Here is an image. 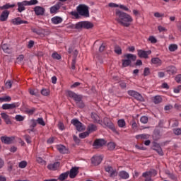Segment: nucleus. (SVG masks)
<instances>
[{
  "label": "nucleus",
  "instance_id": "f257e3e1",
  "mask_svg": "<svg viewBox=\"0 0 181 181\" xmlns=\"http://www.w3.org/2000/svg\"><path fill=\"white\" fill-rule=\"evenodd\" d=\"M116 21L122 26H126L128 28L131 25V22L134 21L132 17L127 13H124L121 11H116Z\"/></svg>",
  "mask_w": 181,
  "mask_h": 181
},
{
  "label": "nucleus",
  "instance_id": "f03ea898",
  "mask_svg": "<svg viewBox=\"0 0 181 181\" xmlns=\"http://www.w3.org/2000/svg\"><path fill=\"white\" fill-rule=\"evenodd\" d=\"M76 11L81 16L84 18H88L90 16V11H88V6L86 4H80L76 8Z\"/></svg>",
  "mask_w": 181,
  "mask_h": 181
},
{
  "label": "nucleus",
  "instance_id": "7ed1b4c3",
  "mask_svg": "<svg viewBox=\"0 0 181 181\" xmlns=\"http://www.w3.org/2000/svg\"><path fill=\"white\" fill-rule=\"evenodd\" d=\"M124 57H126L127 59L122 60V67H128L132 62L136 60V56L132 54H126Z\"/></svg>",
  "mask_w": 181,
  "mask_h": 181
},
{
  "label": "nucleus",
  "instance_id": "20e7f679",
  "mask_svg": "<svg viewBox=\"0 0 181 181\" xmlns=\"http://www.w3.org/2000/svg\"><path fill=\"white\" fill-rule=\"evenodd\" d=\"M94 24L90 21H81L76 24V29H93Z\"/></svg>",
  "mask_w": 181,
  "mask_h": 181
},
{
  "label": "nucleus",
  "instance_id": "39448f33",
  "mask_svg": "<svg viewBox=\"0 0 181 181\" xmlns=\"http://www.w3.org/2000/svg\"><path fill=\"white\" fill-rule=\"evenodd\" d=\"M158 175V173L156 170H151L146 171L142 174L143 177H145L144 181H153L151 177H153Z\"/></svg>",
  "mask_w": 181,
  "mask_h": 181
},
{
  "label": "nucleus",
  "instance_id": "423d86ee",
  "mask_svg": "<svg viewBox=\"0 0 181 181\" xmlns=\"http://www.w3.org/2000/svg\"><path fill=\"white\" fill-rule=\"evenodd\" d=\"M127 94H129L130 97H133L134 98H135V100H137L138 101H144V97H142V95H141L139 93L134 90H128Z\"/></svg>",
  "mask_w": 181,
  "mask_h": 181
},
{
  "label": "nucleus",
  "instance_id": "0eeeda50",
  "mask_svg": "<svg viewBox=\"0 0 181 181\" xmlns=\"http://www.w3.org/2000/svg\"><path fill=\"white\" fill-rule=\"evenodd\" d=\"M71 124L74 125V127H76L77 131H78L79 132H81V131H84V129H86V127H84V125L83 124V123H81L77 119H73L71 121Z\"/></svg>",
  "mask_w": 181,
  "mask_h": 181
},
{
  "label": "nucleus",
  "instance_id": "6e6552de",
  "mask_svg": "<svg viewBox=\"0 0 181 181\" xmlns=\"http://www.w3.org/2000/svg\"><path fill=\"white\" fill-rule=\"evenodd\" d=\"M21 105L19 103H13L11 104L5 103L1 106L2 110H15V108H18Z\"/></svg>",
  "mask_w": 181,
  "mask_h": 181
},
{
  "label": "nucleus",
  "instance_id": "1a4fd4ad",
  "mask_svg": "<svg viewBox=\"0 0 181 181\" xmlns=\"http://www.w3.org/2000/svg\"><path fill=\"white\" fill-rule=\"evenodd\" d=\"M1 141L3 144H6V145H11V144H13L15 142V136H4L1 137Z\"/></svg>",
  "mask_w": 181,
  "mask_h": 181
},
{
  "label": "nucleus",
  "instance_id": "9d476101",
  "mask_svg": "<svg viewBox=\"0 0 181 181\" xmlns=\"http://www.w3.org/2000/svg\"><path fill=\"white\" fill-rule=\"evenodd\" d=\"M68 95L70 97V98H73V100H74V101H76V104L78 103H80V101H81V95H77L76 94V93L71 91V90H69L67 92Z\"/></svg>",
  "mask_w": 181,
  "mask_h": 181
},
{
  "label": "nucleus",
  "instance_id": "9b49d317",
  "mask_svg": "<svg viewBox=\"0 0 181 181\" xmlns=\"http://www.w3.org/2000/svg\"><path fill=\"white\" fill-rule=\"evenodd\" d=\"M63 6V4L62 2H58L55 5L52 6L49 8V12L52 14H56L59 12V9Z\"/></svg>",
  "mask_w": 181,
  "mask_h": 181
},
{
  "label": "nucleus",
  "instance_id": "f8f14e48",
  "mask_svg": "<svg viewBox=\"0 0 181 181\" xmlns=\"http://www.w3.org/2000/svg\"><path fill=\"white\" fill-rule=\"evenodd\" d=\"M152 53V51L148 50V51H145L143 49H139L137 50V54L139 57L141 59H148V55L151 54Z\"/></svg>",
  "mask_w": 181,
  "mask_h": 181
},
{
  "label": "nucleus",
  "instance_id": "ddd939ff",
  "mask_svg": "<svg viewBox=\"0 0 181 181\" xmlns=\"http://www.w3.org/2000/svg\"><path fill=\"white\" fill-rule=\"evenodd\" d=\"M17 11L21 13V12H23V11L26 10V7L25 6H28V4L26 3V0H24L23 1L21 2H18L17 3Z\"/></svg>",
  "mask_w": 181,
  "mask_h": 181
},
{
  "label": "nucleus",
  "instance_id": "4468645a",
  "mask_svg": "<svg viewBox=\"0 0 181 181\" xmlns=\"http://www.w3.org/2000/svg\"><path fill=\"white\" fill-rule=\"evenodd\" d=\"M45 11V8L40 6H37L34 8V12L37 16H43Z\"/></svg>",
  "mask_w": 181,
  "mask_h": 181
},
{
  "label": "nucleus",
  "instance_id": "2eb2a0df",
  "mask_svg": "<svg viewBox=\"0 0 181 181\" xmlns=\"http://www.w3.org/2000/svg\"><path fill=\"white\" fill-rule=\"evenodd\" d=\"M103 160V156H95L92 158L91 162L93 165H100Z\"/></svg>",
  "mask_w": 181,
  "mask_h": 181
},
{
  "label": "nucleus",
  "instance_id": "dca6fc26",
  "mask_svg": "<svg viewBox=\"0 0 181 181\" xmlns=\"http://www.w3.org/2000/svg\"><path fill=\"white\" fill-rule=\"evenodd\" d=\"M78 173V168L74 167L71 169L70 172L69 173V177L71 179H74L76 176H77V174Z\"/></svg>",
  "mask_w": 181,
  "mask_h": 181
},
{
  "label": "nucleus",
  "instance_id": "f3484780",
  "mask_svg": "<svg viewBox=\"0 0 181 181\" xmlns=\"http://www.w3.org/2000/svg\"><path fill=\"white\" fill-rule=\"evenodd\" d=\"M1 118L4 119V122L7 124V125L12 124V122L11 121V117H9L8 114L5 112H1Z\"/></svg>",
  "mask_w": 181,
  "mask_h": 181
},
{
  "label": "nucleus",
  "instance_id": "a211bd4d",
  "mask_svg": "<svg viewBox=\"0 0 181 181\" xmlns=\"http://www.w3.org/2000/svg\"><path fill=\"white\" fill-rule=\"evenodd\" d=\"M105 170L110 173V177H115V176H117V170H113L112 167L111 166H107L106 168H105Z\"/></svg>",
  "mask_w": 181,
  "mask_h": 181
},
{
  "label": "nucleus",
  "instance_id": "6ab92c4d",
  "mask_svg": "<svg viewBox=\"0 0 181 181\" xmlns=\"http://www.w3.org/2000/svg\"><path fill=\"white\" fill-rule=\"evenodd\" d=\"M104 145H105V140L101 139L95 140L93 143V146H95L96 148L104 146Z\"/></svg>",
  "mask_w": 181,
  "mask_h": 181
},
{
  "label": "nucleus",
  "instance_id": "aec40b11",
  "mask_svg": "<svg viewBox=\"0 0 181 181\" xmlns=\"http://www.w3.org/2000/svg\"><path fill=\"white\" fill-rule=\"evenodd\" d=\"M9 16V11L7 10L4 11L0 16V21L1 22H5L8 21V17Z\"/></svg>",
  "mask_w": 181,
  "mask_h": 181
},
{
  "label": "nucleus",
  "instance_id": "412c9836",
  "mask_svg": "<svg viewBox=\"0 0 181 181\" xmlns=\"http://www.w3.org/2000/svg\"><path fill=\"white\" fill-rule=\"evenodd\" d=\"M51 22L54 25H59L63 22V18L59 16H54L51 18Z\"/></svg>",
  "mask_w": 181,
  "mask_h": 181
},
{
  "label": "nucleus",
  "instance_id": "4be33fe9",
  "mask_svg": "<svg viewBox=\"0 0 181 181\" xmlns=\"http://www.w3.org/2000/svg\"><path fill=\"white\" fill-rule=\"evenodd\" d=\"M59 167H60V163L59 162H56L47 165V168L49 170H57V169H59Z\"/></svg>",
  "mask_w": 181,
  "mask_h": 181
},
{
  "label": "nucleus",
  "instance_id": "5701e85b",
  "mask_svg": "<svg viewBox=\"0 0 181 181\" xmlns=\"http://www.w3.org/2000/svg\"><path fill=\"white\" fill-rule=\"evenodd\" d=\"M57 149L60 153H69V150L63 145L57 146Z\"/></svg>",
  "mask_w": 181,
  "mask_h": 181
},
{
  "label": "nucleus",
  "instance_id": "b1692460",
  "mask_svg": "<svg viewBox=\"0 0 181 181\" xmlns=\"http://www.w3.org/2000/svg\"><path fill=\"white\" fill-rule=\"evenodd\" d=\"M68 53H72L74 56V59L77 57V55L78 54V51L77 49H74V46H71L69 48Z\"/></svg>",
  "mask_w": 181,
  "mask_h": 181
},
{
  "label": "nucleus",
  "instance_id": "393cba45",
  "mask_svg": "<svg viewBox=\"0 0 181 181\" xmlns=\"http://www.w3.org/2000/svg\"><path fill=\"white\" fill-rule=\"evenodd\" d=\"M167 71L169 73V74H176L177 72V69H176V67L174 66H170L168 67Z\"/></svg>",
  "mask_w": 181,
  "mask_h": 181
},
{
  "label": "nucleus",
  "instance_id": "a878e982",
  "mask_svg": "<svg viewBox=\"0 0 181 181\" xmlns=\"http://www.w3.org/2000/svg\"><path fill=\"white\" fill-rule=\"evenodd\" d=\"M151 62L153 64H156V66H161L162 65V60L158 57L153 58L151 59Z\"/></svg>",
  "mask_w": 181,
  "mask_h": 181
},
{
  "label": "nucleus",
  "instance_id": "bb28decb",
  "mask_svg": "<svg viewBox=\"0 0 181 181\" xmlns=\"http://www.w3.org/2000/svg\"><path fill=\"white\" fill-rule=\"evenodd\" d=\"M88 132L89 134H91V132H94L95 131H97V126H95V124H89L88 126Z\"/></svg>",
  "mask_w": 181,
  "mask_h": 181
},
{
  "label": "nucleus",
  "instance_id": "cd10ccee",
  "mask_svg": "<svg viewBox=\"0 0 181 181\" xmlns=\"http://www.w3.org/2000/svg\"><path fill=\"white\" fill-rule=\"evenodd\" d=\"M21 21L22 19L20 17L15 18L11 21V23L18 25H21Z\"/></svg>",
  "mask_w": 181,
  "mask_h": 181
},
{
  "label": "nucleus",
  "instance_id": "c85d7f7f",
  "mask_svg": "<svg viewBox=\"0 0 181 181\" xmlns=\"http://www.w3.org/2000/svg\"><path fill=\"white\" fill-rule=\"evenodd\" d=\"M119 176L121 179H128V177H129V174L126 171H120Z\"/></svg>",
  "mask_w": 181,
  "mask_h": 181
},
{
  "label": "nucleus",
  "instance_id": "c756f323",
  "mask_svg": "<svg viewBox=\"0 0 181 181\" xmlns=\"http://www.w3.org/2000/svg\"><path fill=\"white\" fill-rule=\"evenodd\" d=\"M153 101L154 104H160L162 103V96L156 95L153 98Z\"/></svg>",
  "mask_w": 181,
  "mask_h": 181
},
{
  "label": "nucleus",
  "instance_id": "7c9ffc66",
  "mask_svg": "<svg viewBox=\"0 0 181 181\" xmlns=\"http://www.w3.org/2000/svg\"><path fill=\"white\" fill-rule=\"evenodd\" d=\"M10 8H15V4H6L0 6L1 11H5V9H9Z\"/></svg>",
  "mask_w": 181,
  "mask_h": 181
},
{
  "label": "nucleus",
  "instance_id": "2f4dec72",
  "mask_svg": "<svg viewBox=\"0 0 181 181\" xmlns=\"http://www.w3.org/2000/svg\"><path fill=\"white\" fill-rule=\"evenodd\" d=\"M67 177H69V171L62 173L59 177V180L63 181L67 179Z\"/></svg>",
  "mask_w": 181,
  "mask_h": 181
},
{
  "label": "nucleus",
  "instance_id": "473e14b6",
  "mask_svg": "<svg viewBox=\"0 0 181 181\" xmlns=\"http://www.w3.org/2000/svg\"><path fill=\"white\" fill-rule=\"evenodd\" d=\"M117 125L119 128H124L125 125H127V123L124 119H120L117 121Z\"/></svg>",
  "mask_w": 181,
  "mask_h": 181
},
{
  "label": "nucleus",
  "instance_id": "72a5a7b5",
  "mask_svg": "<svg viewBox=\"0 0 181 181\" xmlns=\"http://www.w3.org/2000/svg\"><path fill=\"white\" fill-rule=\"evenodd\" d=\"M26 3H27V6H32V5H37V4H39V1L37 0H30V1L26 0Z\"/></svg>",
  "mask_w": 181,
  "mask_h": 181
},
{
  "label": "nucleus",
  "instance_id": "f704fd0d",
  "mask_svg": "<svg viewBox=\"0 0 181 181\" xmlns=\"http://www.w3.org/2000/svg\"><path fill=\"white\" fill-rule=\"evenodd\" d=\"M149 134H139L136 136V139H148Z\"/></svg>",
  "mask_w": 181,
  "mask_h": 181
},
{
  "label": "nucleus",
  "instance_id": "c9c22d12",
  "mask_svg": "<svg viewBox=\"0 0 181 181\" xmlns=\"http://www.w3.org/2000/svg\"><path fill=\"white\" fill-rule=\"evenodd\" d=\"M91 118L95 121V122H100V117L95 112H92Z\"/></svg>",
  "mask_w": 181,
  "mask_h": 181
},
{
  "label": "nucleus",
  "instance_id": "e433bc0d",
  "mask_svg": "<svg viewBox=\"0 0 181 181\" xmlns=\"http://www.w3.org/2000/svg\"><path fill=\"white\" fill-rule=\"evenodd\" d=\"M168 49L170 52H175V50H177V45L171 44L169 45Z\"/></svg>",
  "mask_w": 181,
  "mask_h": 181
},
{
  "label": "nucleus",
  "instance_id": "4c0bfd02",
  "mask_svg": "<svg viewBox=\"0 0 181 181\" xmlns=\"http://www.w3.org/2000/svg\"><path fill=\"white\" fill-rule=\"evenodd\" d=\"M52 57L55 60H60V59H62V56H60V54H59L57 52L52 53Z\"/></svg>",
  "mask_w": 181,
  "mask_h": 181
},
{
  "label": "nucleus",
  "instance_id": "58836bf2",
  "mask_svg": "<svg viewBox=\"0 0 181 181\" xmlns=\"http://www.w3.org/2000/svg\"><path fill=\"white\" fill-rule=\"evenodd\" d=\"M1 49L5 52V53L9 52V47L8 46V44H2Z\"/></svg>",
  "mask_w": 181,
  "mask_h": 181
},
{
  "label": "nucleus",
  "instance_id": "ea45409f",
  "mask_svg": "<svg viewBox=\"0 0 181 181\" xmlns=\"http://www.w3.org/2000/svg\"><path fill=\"white\" fill-rule=\"evenodd\" d=\"M18 166L19 168H21V169H25V167L28 166V162H26L25 160H23L19 163Z\"/></svg>",
  "mask_w": 181,
  "mask_h": 181
},
{
  "label": "nucleus",
  "instance_id": "a19ab883",
  "mask_svg": "<svg viewBox=\"0 0 181 181\" xmlns=\"http://www.w3.org/2000/svg\"><path fill=\"white\" fill-rule=\"evenodd\" d=\"M29 92L31 95H37L39 94V90L37 89H30Z\"/></svg>",
  "mask_w": 181,
  "mask_h": 181
},
{
  "label": "nucleus",
  "instance_id": "79ce46f5",
  "mask_svg": "<svg viewBox=\"0 0 181 181\" xmlns=\"http://www.w3.org/2000/svg\"><path fill=\"white\" fill-rule=\"evenodd\" d=\"M107 148L108 149H110V151H113V149H115V143L114 142H110L107 144Z\"/></svg>",
  "mask_w": 181,
  "mask_h": 181
},
{
  "label": "nucleus",
  "instance_id": "37998d69",
  "mask_svg": "<svg viewBox=\"0 0 181 181\" xmlns=\"http://www.w3.org/2000/svg\"><path fill=\"white\" fill-rule=\"evenodd\" d=\"M41 94L42 95H45V97H47V95H49V94H50V90H49L48 89H42L41 90Z\"/></svg>",
  "mask_w": 181,
  "mask_h": 181
},
{
  "label": "nucleus",
  "instance_id": "c03bdc74",
  "mask_svg": "<svg viewBox=\"0 0 181 181\" xmlns=\"http://www.w3.org/2000/svg\"><path fill=\"white\" fill-rule=\"evenodd\" d=\"M37 124H39L40 125H42V127H45V125H46L45 120H43V118L42 117L37 119Z\"/></svg>",
  "mask_w": 181,
  "mask_h": 181
},
{
  "label": "nucleus",
  "instance_id": "a18cd8bd",
  "mask_svg": "<svg viewBox=\"0 0 181 181\" xmlns=\"http://www.w3.org/2000/svg\"><path fill=\"white\" fill-rule=\"evenodd\" d=\"M88 135H90V133L88 132L81 133L79 134V138H81V139H84V138H87V136H88Z\"/></svg>",
  "mask_w": 181,
  "mask_h": 181
},
{
  "label": "nucleus",
  "instance_id": "49530a36",
  "mask_svg": "<svg viewBox=\"0 0 181 181\" xmlns=\"http://www.w3.org/2000/svg\"><path fill=\"white\" fill-rule=\"evenodd\" d=\"M154 151L158 153L160 156H163V151H162V148L157 147L154 148Z\"/></svg>",
  "mask_w": 181,
  "mask_h": 181
},
{
  "label": "nucleus",
  "instance_id": "de8ad7c7",
  "mask_svg": "<svg viewBox=\"0 0 181 181\" xmlns=\"http://www.w3.org/2000/svg\"><path fill=\"white\" fill-rule=\"evenodd\" d=\"M15 119L18 122L23 121V119H25V117L21 115H16L15 117Z\"/></svg>",
  "mask_w": 181,
  "mask_h": 181
},
{
  "label": "nucleus",
  "instance_id": "09e8293b",
  "mask_svg": "<svg viewBox=\"0 0 181 181\" xmlns=\"http://www.w3.org/2000/svg\"><path fill=\"white\" fill-rule=\"evenodd\" d=\"M140 121L142 124H147L148 123V117L142 116L140 119Z\"/></svg>",
  "mask_w": 181,
  "mask_h": 181
},
{
  "label": "nucleus",
  "instance_id": "8fccbe9b",
  "mask_svg": "<svg viewBox=\"0 0 181 181\" xmlns=\"http://www.w3.org/2000/svg\"><path fill=\"white\" fill-rule=\"evenodd\" d=\"M115 52L117 53V54H121L122 53V50L121 49V47L119 46H116L115 47Z\"/></svg>",
  "mask_w": 181,
  "mask_h": 181
},
{
  "label": "nucleus",
  "instance_id": "3c124183",
  "mask_svg": "<svg viewBox=\"0 0 181 181\" xmlns=\"http://www.w3.org/2000/svg\"><path fill=\"white\" fill-rule=\"evenodd\" d=\"M148 40L149 42H151V43H156L158 42V40H156V37L153 36H150L148 37Z\"/></svg>",
  "mask_w": 181,
  "mask_h": 181
},
{
  "label": "nucleus",
  "instance_id": "603ef678",
  "mask_svg": "<svg viewBox=\"0 0 181 181\" xmlns=\"http://www.w3.org/2000/svg\"><path fill=\"white\" fill-rule=\"evenodd\" d=\"M37 162L38 163H41V165H46V162L41 157H37Z\"/></svg>",
  "mask_w": 181,
  "mask_h": 181
},
{
  "label": "nucleus",
  "instance_id": "864d4df0",
  "mask_svg": "<svg viewBox=\"0 0 181 181\" xmlns=\"http://www.w3.org/2000/svg\"><path fill=\"white\" fill-rule=\"evenodd\" d=\"M173 132L175 135H181V129L180 128L174 129Z\"/></svg>",
  "mask_w": 181,
  "mask_h": 181
},
{
  "label": "nucleus",
  "instance_id": "5fc2aeb1",
  "mask_svg": "<svg viewBox=\"0 0 181 181\" xmlns=\"http://www.w3.org/2000/svg\"><path fill=\"white\" fill-rule=\"evenodd\" d=\"M6 88H12V81H7L6 82Z\"/></svg>",
  "mask_w": 181,
  "mask_h": 181
},
{
  "label": "nucleus",
  "instance_id": "6e6d98bb",
  "mask_svg": "<svg viewBox=\"0 0 181 181\" xmlns=\"http://www.w3.org/2000/svg\"><path fill=\"white\" fill-rule=\"evenodd\" d=\"M176 83L181 84V74L177 75L175 78Z\"/></svg>",
  "mask_w": 181,
  "mask_h": 181
},
{
  "label": "nucleus",
  "instance_id": "4d7b16f0",
  "mask_svg": "<svg viewBox=\"0 0 181 181\" xmlns=\"http://www.w3.org/2000/svg\"><path fill=\"white\" fill-rule=\"evenodd\" d=\"M151 73V71L149 70V68H145L144 71V76H149V74Z\"/></svg>",
  "mask_w": 181,
  "mask_h": 181
},
{
  "label": "nucleus",
  "instance_id": "13d9d810",
  "mask_svg": "<svg viewBox=\"0 0 181 181\" xmlns=\"http://www.w3.org/2000/svg\"><path fill=\"white\" fill-rule=\"evenodd\" d=\"M31 30L34 33H37V35H40V33H42V31H40V30L37 29V28H33L31 29Z\"/></svg>",
  "mask_w": 181,
  "mask_h": 181
},
{
  "label": "nucleus",
  "instance_id": "bf43d9fd",
  "mask_svg": "<svg viewBox=\"0 0 181 181\" xmlns=\"http://www.w3.org/2000/svg\"><path fill=\"white\" fill-rule=\"evenodd\" d=\"M180 90H181V85L174 88V93H175V94H179V93H180Z\"/></svg>",
  "mask_w": 181,
  "mask_h": 181
},
{
  "label": "nucleus",
  "instance_id": "052dcab7",
  "mask_svg": "<svg viewBox=\"0 0 181 181\" xmlns=\"http://www.w3.org/2000/svg\"><path fill=\"white\" fill-rule=\"evenodd\" d=\"M23 59H25V57L23 56V54L20 55L17 58V63H21V62H23Z\"/></svg>",
  "mask_w": 181,
  "mask_h": 181
},
{
  "label": "nucleus",
  "instance_id": "680f3d73",
  "mask_svg": "<svg viewBox=\"0 0 181 181\" xmlns=\"http://www.w3.org/2000/svg\"><path fill=\"white\" fill-rule=\"evenodd\" d=\"M158 29L159 32H167L168 31V30L165 27H163L162 25H159L158 27Z\"/></svg>",
  "mask_w": 181,
  "mask_h": 181
},
{
  "label": "nucleus",
  "instance_id": "e2e57ef3",
  "mask_svg": "<svg viewBox=\"0 0 181 181\" xmlns=\"http://www.w3.org/2000/svg\"><path fill=\"white\" fill-rule=\"evenodd\" d=\"M24 138H25V139L27 144H31L32 140H31V139H30V136H28V135H25V136H24Z\"/></svg>",
  "mask_w": 181,
  "mask_h": 181
},
{
  "label": "nucleus",
  "instance_id": "0e129e2a",
  "mask_svg": "<svg viewBox=\"0 0 181 181\" xmlns=\"http://www.w3.org/2000/svg\"><path fill=\"white\" fill-rule=\"evenodd\" d=\"M72 70H76V58H74L71 63Z\"/></svg>",
  "mask_w": 181,
  "mask_h": 181
},
{
  "label": "nucleus",
  "instance_id": "69168bd1",
  "mask_svg": "<svg viewBox=\"0 0 181 181\" xmlns=\"http://www.w3.org/2000/svg\"><path fill=\"white\" fill-rule=\"evenodd\" d=\"M58 127H59V129L61 131H64V124L63 123H62V122H59V123L58 124Z\"/></svg>",
  "mask_w": 181,
  "mask_h": 181
},
{
  "label": "nucleus",
  "instance_id": "338daca9",
  "mask_svg": "<svg viewBox=\"0 0 181 181\" xmlns=\"http://www.w3.org/2000/svg\"><path fill=\"white\" fill-rule=\"evenodd\" d=\"M31 127H33V128H35V127H36L37 122V120L35 119H31Z\"/></svg>",
  "mask_w": 181,
  "mask_h": 181
},
{
  "label": "nucleus",
  "instance_id": "774afa93",
  "mask_svg": "<svg viewBox=\"0 0 181 181\" xmlns=\"http://www.w3.org/2000/svg\"><path fill=\"white\" fill-rule=\"evenodd\" d=\"M76 104L79 108H84V103H83V101L81 100Z\"/></svg>",
  "mask_w": 181,
  "mask_h": 181
}]
</instances>
